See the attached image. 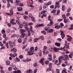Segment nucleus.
Instances as JSON below:
<instances>
[{"mask_svg": "<svg viewBox=\"0 0 73 73\" xmlns=\"http://www.w3.org/2000/svg\"><path fill=\"white\" fill-rule=\"evenodd\" d=\"M5 63L7 65H10V62L9 61H6Z\"/></svg>", "mask_w": 73, "mask_h": 73, "instance_id": "aec40b11", "label": "nucleus"}, {"mask_svg": "<svg viewBox=\"0 0 73 73\" xmlns=\"http://www.w3.org/2000/svg\"><path fill=\"white\" fill-rule=\"evenodd\" d=\"M37 65V64L36 63H35L34 64H33V66H34L36 67Z\"/></svg>", "mask_w": 73, "mask_h": 73, "instance_id": "69168bd1", "label": "nucleus"}, {"mask_svg": "<svg viewBox=\"0 0 73 73\" xmlns=\"http://www.w3.org/2000/svg\"><path fill=\"white\" fill-rule=\"evenodd\" d=\"M21 72L20 70H17V71H15L13 72V73H21Z\"/></svg>", "mask_w": 73, "mask_h": 73, "instance_id": "4468645a", "label": "nucleus"}, {"mask_svg": "<svg viewBox=\"0 0 73 73\" xmlns=\"http://www.w3.org/2000/svg\"><path fill=\"white\" fill-rule=\"evenodd\" d=\"M38 1L39 2H40V3H43V2H44V1L42 0H38Z\"/></svg>", "mask_w": 73, "mask_h": 73, "instance_id": "680f3d73", "label": "nucleus"}, {"mask_svg": "<svg viewBox=\"0 0 73 73\" xmlns=\"http://www.w3.org/2000/svg\"><path fill=\"white\" fill-rule=\"evenodd\" d=\"M6 45L7 48H9V45L8 44V43L6 42Z\"/></svg>", "mask_w": 73, "mask_h": 73, "instance_id": "09e8293b", "label": "nucleus"}, {"mask_svg": "<svg viewBox=\"0 0 73 73\" xmlns=\"http://www.w3.org/2000/svg\"><path fill=\"white\" fill-rule=\"evenodd\" d=\"M19 58H20L21 59L22 58H23V55H20V56H19Z\"/></svg>", "mask_w": 73, "mask_h": 73, "instance_id": "de8ad7c7", "label": "nucleus"}, {"mask_svg": "<svg viewBox=\"0 0 73 73\" xmlns=\"http://www.w3.org/2000/svg\"><path fill=\"white\" fill-rule=\"evenodd\" d=\"M62 17L64 19H66V17H65V15L64 14H63L62 15Z\"/></svg>", "mask_w": 73, "mask_h": 73, "instance_id": "e433bc0d", "label": "nucleus"}, {"mask_svg": "<svg viewBox=\"0 0 73 73\" xmlns=\"http://www.w3.org/2000/svg\"><path fill=\"white\" fill-rule=\"evenodd\" d=\"M41 33H43L44 35H46V32L45 31H41Z\"/></svg>", "mask_w": 73, "mask_h": 73, "instance_id": "473e14b6", "label": "nucleus"}, {"mask_svg": "<svg viewBox=\"0 0 73 73\" xmlns=\"http://www.w3.org/2000/svg\"><path fill=\"white\" fill-rule=\"evenodd\" d=\"M13 67L14 70H17V67H16V65L15 66H14Z\"/></svg>", "mask_w": 73, "mask_h": 73, "instance_id": "ea45409f", "label": "nucleus"}, {"mask_svg": "<svg viewBox=\"0 0 73 73\" xmlns=\"http://www.w3.org/2000/svg\"><path fill=\"white\" fill-rule=\"evenodd\" d=\"M17 10L18 11H23V8L21 7H17Z\"/></svg>", "mask_w": 73, "mask_h": 73, "instance_id": "1a4fd4ad", "label": "nucleus"}, {"mask_svg": "<svg viewBox=\"0 0 73 73\" xmlns=\"http://www.w3.org/2000/svg\"><path fill=\"white\" fill-rule=\"evenodd\" d=\"M42 52L44 55H46V52H45V51H43Z\"/></svg>", "mask_w": 73, "mask_h": 73, "instance_id": "338daca9", "label": "nucleus"}, {"mask_svg": "<svg viewBox=\"0 0 73 73\" xmlns=\"http://www.w3.org/2000/svg\"><path fill=\"white\" fill-rule=\"evenodd\" d=\"M58 49H60L56 47H54V50L55 52H58Z\"/></svg>", "mask_w": 73, "mask_h": 73, "instance_id": "6e6552de", "label": "nucleus"}, {"mask_svg": "<svg viewBox=\"0 0 73 73\" xmlns=\"http://www.w3.org/2000/svg\"><path fill=\"white\" fill-rule=\"evenodd\" d=\"M66 72V69L64 68L62 72V73H65Z\"/></svg>", "mask_w": 73, "mask_h": 73, "instance_id": "4c0bfd02", "label": "nucleus"}, {"mask_svg": "<svg viewBox=\"0 0 73 73\" xmlns=\"http://www.w3.org/2000/svg\"><path fill=\"white\" fill-rule=\"evenodd\" d=\"M23 27V25H21L19 26V27L20 29H22Z\"/></svg>", "mask_w": 73, "mask_h": 73, "instance_id": "864d4df0", "label": "nucleus"}, {"mask_svg": "<svg viewBox=\"0 0 73 73\" xmlns=\"http://www.w3.org/2000/svg\"><path fill=\"white\" fill-rule=\"evenodd\" d=\"M32 29H33V27H32V26H30L29 30L31 31V32H32V31H33Z\"/></svg>", "mask_w": 73, "mask_h": 73, "instance_id": "a18cd8bd", "label": "nucleus"}, {"mask_svg": "<svg viewBox=\"0 0 73 73\" xmlns=\"http://www.w3.org/2000/svg\"><path fill=\"white\" fill-rule=\"evenodd\" d=\"M20 2V1L19 0H15V4H17V3H18Z\"/></svg>", "mask_w": 73, "mask_h": 73, "instance_id": "72a5a7b5", "label": "nucleus"}, {"mask_svg": "<svg viewBox=\"0 0 73 73\" xmlns=\"http://www.w3.org/2000/svg\"><path fill=\"white\" fill-rule=\"evenodd\" d=\"M11 66H12V67H13L14 66H15L16 64H14V63L13 62L11 63Z\"/></svg>", "mask_w": 73, "mask_h": 73, "instance_id": "2f4dec72", "label": "nucleus"}, {"mask_svg": "<svg viewBox=\"0 0 73 73\" xmlns=\"http://www.w3.org/2000/svg\"><path fill=\"white\" fill-rule=\"evenodd\" d=\"M52 70V69H51V68H47L46 72H48V71H51Z\"/></svg>", "mask_w": 73, "mask_h": 73, "instance_id": "a19ab883", "label": "nucleus"}, {"mask_svg": "<svg viewBox=\"0 0 73 73\" xmlns=\"http://www.w3.org/2000/svg\"><path fill=\"white\" fill-rule=\"evenodd\" d=\"M46 11L45 10V11H43L41 12V14H43V13H45L46 12Z\"/></svg>", "mask_w": 73, "mask_h": 73, "instance_id": "49530a36", "label": "nucleus"}, {"mask_svg": "<svg viewBox=\"0 0 73 73\" xmlns=\"http://www.w3.org/2000/svg\"><path fill=\"white\" fill-rule=\"evenodd\" d=\"M38 50V47L37 46H36L35 47V50L36 51Z\"/></svg>", "mask_w": 73, "mask_h": 73, "instance_id": "13d9d810", "label": "nucleus"}, {"mask_svg": "<svg viewBox=\"0 0 73 73\" xmlns=\"http://www.w3.org/2000/svg\"><path fill=\"white\" fill-rule=\"evenodd\" d=\"M31 19L32 20V21H33V22H35V17H34L33 16H31Z\"/></svg>", "mask_w": 73, "mask_h": 73, "instance_id": "4be33fe9", "label": "nucleus"}, {"mask_svg": "<svg viewBox=\"0 0 73 73\" xmlns=\"http://www.w3.org/2000/svg\"><path fill=\"white\" fill-rule=\"evenodd\" d=\"M46 49H47V47L46 46H44L43 47V51H46Z\"/></svg>", "mask_w": 73, "mask_h": 73, "instance_id": "bb28decb", "label": "nucleus"}, {"mask_svg": "<svg viewBox=\"0 0 73 73\" xmlns=\"http://www.w3.org/2000/svg\"><path fill=\"white\" fill-rule=\"evenodd\" d=\"M52 4V2H51L49 1L46 4V5H51Z\"/></svg>", "mask_w": 73, "mask_h": 73, "instance_id": "393cba45", "label": "nucleus"}, {"mask_svg": "<svg viewBox=\"0 0 73 73\" xmlns=\"http://www.w3.org/2000/svg\"><path fill=\"white\" fill-rule=\"evenodd\" d=\"M13 50L14 53H16L17 52V49L15 48H13L11 50V51Z\"/></svg>", "mask_w": 73, "mask_h": 73, "instance_id": "a211bd4d", "label": "nucleus"}, {"mask_svg": "<svg viewBox=\"0 0 73 73\" xmlns=\"http://www.w3.org/2000/svg\"><path fill=\"white\" fill-rule=\"evenodd\" d=\"M16 60L17 61H20V59L19 58H18L17 57H16Z\"/></svg>", "mask_w": 73, "mask_h": 73, "instance_id": "5fc2aeb1", "label": "nucleus"}, {"mask_svg": "<svg viewBox=\"0 0 73 73\" xmlns=\"http://www.w3.org/2000/svg\"><path fill=\"white\" fill-rule=\"evenodd\" d=\"M50 29V27H45V31H48V30H49Z\"/></svg>", "mask_w": 73, "mask_h": 73, "instance_id": "7c9ffc66", "label": "nucleus"}, {"mask_svg": "<svg viewBox=\"0 0 73 73\" xmlns=\"http://www.w3.org/2000/svg\"><path fill=\"white\" fill-rule=\"evenodd\" d=\"M39 26L40 27H44V24H41L39 25Z\"/></svg>", "mask_w": 73, "mask_h": 73, "instance_id": "774afa93", "label": "nucleus"}, {"mask_svg": "<svg viewBox=\"0 0 73 73\" xmlns=\"http://www.w3.org/2000/svg\"><path fill=\"white\" fill-rule=\"evenodd\" d=\"M59 60V62H61V60H63V58H62V56H60L59 58H58Z\"/></svg>", "mask_w": 73, "mask_h": 73, "instance_id": "2eb2a0df", "label": "nucleus"}, {"mask_svg": "<svg viewBox=\"0 0 73 73\" xmlns=\"http://www.w3.org/2000/svg\"><path fill=\"white\" fill-rule=\"evenodd\" d=\"M69 57L70 58H73V57L72 56H73V52H71L70 54L69 55Z\"/></svg>", "mask_w": 73, "mask_h": 73, "instance_id": "9d476101", "label": "nucleus"}, {"mask_svg": "<svg viewBox=\"0 0 73 73\" xmlns=\"http://www.w3.org/2000/svg\"><path fill=\"white\" fill-rule=\"evenodd\" d=\"M26 73H33V71L30 69L28 70L26 72Z\"/></svg>", "mask_w": 73, "mask_h": 73, "instance_id": "6ab92c4d", "label": "nucleus"}, {"mask_svg": "<svg viewBox=\"0 0 73 73\" xmlns=\"http://www.w3.org/2000/svg\"><path fill=\"white\" fill-rule=\"evenodd\" d=\"M16 22L17 23L18 25H20V21L19 20H16Z\"/></svg>", "mask_w": 73, "mask_h": 73, "instance_id": "cd10ccee", "label": "nucleus"}, {"mask_svg": "<svg viewBox=\"0 0 73 73\" xmlns=\"http://www.w3.org/2000/svg\"><path fill=\"white\" fill-rule=\"evenodd\" d=\"M62 57L64 61H67V60H68L69 59L68 55L67 54L65 55H63L62 56Z\"/></svg>", "mask_w": 73, "mask_h": 73, "instance_id": "f257e3e1", "label": "nucleus"}, {"mask_svg": "<svg viewBox=\"0 0 73 73\" xmlns=\"http://www.w3.org/2000/svg\"><path fill=\"white\" fill-rule=\"evenodd\" d=\"M19 5L21 6V7H23L24 5V4L21 3H19L18 4Z\"/></svg>", "mask_w": 73, "mask_h": 73, "instance_id": "f704fd0d", "label": "nucleus"}, {"mask_svg": "<svg viewBox=\"0 0 73 73\" xmlns=\"http://www.w3.org/2000/svg\"><path fill=\"white\" fill-rule=\"evenodd\" d=\"M60 13V10H58L57 11L56 15H58Z\"/></svg>", "mask_w": 73, "mask_h": 73, "instance_id": "37998d69", "label": "nucleus"}, {"mask_svg": "<svg viewBox=\"0 0 73 73\" xmlns=\"http://www.w3.org/2000/svg\"><path fill=\"white\" fill-rule=\"evenodd\" d=\"M33 1L32 0H30V1H29L30 4H31V5L33 4Z\"/></svg>", "mask_w": 73, "mask_h": 73, "instance_id": "58836bf2", "label": "nucleus"}, {"mask_svg": "<svg viewBox=\"0 0 73 73\" xmlns=\"http://www.w3.org/2000/svg\"><path fill=\"white\" fill-rule=\"evenodd\" d=\"M35 50H30L29 51H28L27 52L28 53V54L29 55H32L33 54H35Z\"/></svg>", "mask_w": 73, "mask_h": 73, "instance_id": "7ed1b4c3", "label": "nucleus"}, {"mask_svg": "<svg viewBox=\"0 0 73 73\" xmlns=\"http://www.w3.org/2000/svg\"><path fill=\"white\" fill-rule=\"evenodd\" d=\"M10 56L11 57H14V56H13V54H10Z\"/></svg>", "mask_w": 73, "mask_h": 73, "instance_id": "e2e57ef3", "label": "nucleus"}, {"mask_svg": "<svg viewBox=\"0 0 73 73\" xmlns=\"http://www.w3.org/2000/svg\"><path fill=\"white\" fill-rule=\"evenodd\" d=\"M16 34H14L11 36V37H16Z\"/></svg>", "mask_w": 73, "mask_h": 73, "instance_id": "6e6d98bb", "label": "nucleus"}, {"mask_svg": "<svg viewBox=\"0 0 73 73\" xmlns=\"http://www.w3.org/2000/svg\"><path fill=\"white\" fill-rule=\"evenodd\" d=\"M54 44L55 45H56V46H57L59 47L60 46V45H61V43H55Z\"/></svg>", "mask_w": 73, "mask_h": 73, "instance_id": "f8f14e48", "label": "nucleus"}, {"mask_svg": "<svg viewBox=\"0 0 73 73\" xmlns=\"http://www.w3.org/2000/svg\"><path fill=\"white\" fill-rule=\"evenodd\" d=\"M53 21L51 20L50 21V24H48L47 25L48 26H49V27H50V26H51V25H53Z\"/></svg>", "mask_w": 73, "mask_h": 73, "instance_id": "0eeeda50", "label": "nucleus"}, {"mask_svg": "<svg viewBox=\"0 0 73 73\" xmlns=\"http://www.w3.org/2000/svg\"><path fill=\"white\" fill-rule=\"evenodd\" d=\"M49 50H50L51 52H52V48L50 47L49 49Z\"/></svg>", "mask_w": 73, "mask_h": 73, "instance_id": "052dcab7", "label": "nucleus"}, {"mask_svg": "<svg viewBox=\"0 0 73 73\" xmlns=\"http://www.w3.org/2000/svg\"><path fill=\"white\" fill-rule=\"evenodd\" d=\"M1 32H2V33H3V34H4V33H5V30L4 29H3L1 31Z\"/></svg>", "mask_w": 73, "mask_h": 73, "instance_id": "3c124183", "label": "nucleus"}, {"mask_svg": "<svg viewBox=\"0 0 73 73\" xmlns=\"http://www.w3.org/2000/svg\"><path fill=\"white\" fill-rule=\"evenodd\" d=\"M37 71V69L36 68L34 71V73H36Z\"/></svg>", "mask_w": 73, "mask_h": 73, "instance_id": "8fccbe9b", "label": "nucleus"}, {"mask_svg": "<svg viewBox=\"0 0 73 73\" xmlns=\"http://www.w3.org/2000/svg\"><path fill=\"white\" fill-rule=\"evenodd\" d=\"M6 31L7 33H9L10 32V29L6 30Z\"/></svg>", "mask_w": 73, "mask_h": 73, "instance_id": "0e129e2a", "label": "nucleus"}, {"mask_svg": "<svg viewBox=\"0 0 73 73\" xmlns=\"http://www.w3.org/2000/svg\"><path fill=\"white\" fill-rule=\"evenodd\" d=\"M23 17L24 19H25V20H26L27 19H28V17L26 15H23Z\"/></svg>", "mask_w": 73, "mask_h": 73, "instance_id": "c9c22d12", "label": "nucleus"}, {"mask_svg": "<svg viewBox=\"0 0 73 73\" xmlns=\"http://www.w3.org/2000/svg\"><path fill=\"white\" fill-rule=\"evenodd\" d=\"M17 41L18 42H19V43H21V41H22L21 40V38H19L18 40Z\"/></svg>", "mask_w": 73, "mask_h": 73, "instance_id": "c85d7f7f", "label": "nucleus"}, {"mask_svg": "<svg viewBox=\"0 0 73 73\" xmlns=\"http://www.w3.org/2000/svg\"><path fill=\"white\" fill-rule=\"evenodd\" d=\"M19 31H20V33H24L26 32V30L23 29H21L19 30Z\"/></svg>", "mask_w": 73, "mask_h": 73, "instance_id": "dca6fc26", "label": "nucleus"}, {"mask_svg": "<svg viewBox=\"0 0 73 73\" xmlns=\"http://www.w3.org/2000/svg\"><path fill=\"white\" fill-rule=\"evenodd\" d=\"M32 61L31 59H29L28 58L25 60H23V62H28V61Z\"/></svg>", "mask_w": 73, "mask_h": 73, "instance_id": "423d86ee", "label": "nucleus"}, {"mask_svg": "<svg viewBox=\"0 0 73 73\" xmlns=\"http://www.w3.org/2000/svg\"><path fill=\"white\" fill-rule=\"evenodd\" d=\"M64 22L65 23H68V21L66 19H64Z\"/></svg>", "mask_w": 73, "mask_h": 73, "instance_id": "bf43d9fd", "label": "nucleus"}, {"mask_svg": "<svg viewBox=\"0 0 73 73\" xmlns=\"http://www.w3.org/2000/svg\"><path fill=\"white\" fill-rule=\"evenodd\" d=\"M60 36L62 39H64V38H65V35L64 34V32H63V31H61V32Z\"/></svg>", "mask_w": 73, "mask_h": 73, "instance_id": "39448f33", "label": "nucleus"}, {"mask_svg": "<svg viewBox=\"0 0 73 73\" xmlns=\"http://www.w3.org/2000/svg\"><path fill=\"white\" fill-rule=\"evenodd\" d=\"M15 21V19L13 18H12L10 19V23L12 25H15V24H16V23L14 22Z\"/></svg>", "mask_w": 73, "mask_h": 73, "instance_id": "20e7f679", "label": "nucleus"}, {"mask_svg": "<svg viewBox=\"0 0 73 73\" xmlns=\"http://www.w3.org/2000/svg\"><path fill=\"white\" fill-rule=\"evenodd\" d=\"M45 64H49V60H46L45 62Z\"/></svg>", "mask_w": 73, "mask_h": 73, "instance_id": "4d7b16f0", "label": "nucleus"}, {"mask_svg": "<svg viewBox=\"0 0 73 73\" xmlns=\"http://www.w3.org/2000/svg\"><path fill=\"white\" fill-rule=\"evenodd\" d=\"M55 28H57V29H59V26L57 25V23H56L55 24Z\"/></svg>", "mask_w": 73, "mask_h": 73, "instance_id": "412c9836", "label": "nucleus"}, {"mask_svg": "<svg viewBox=\"0 0 73 73\" xmlns=\"http://www.w3.org/2000/svg\"><path fill=\"white\" fill-rule=\"evenodd\" d=\"M28 25L29 26H31V25H33V23H28Z\"/></svg>", "mask_w": 73, "mask_h": 73, "instance_id": "c03bdc74", "label": "nucleus"}, {"mask_svg": "<svg viewBox=\"0 0 73 73\" xmlns=\"http://www.w3.org/2000/svg\"><path fill=\"white\" fill-rule=\"evenodd\" d=\"M62 10L63 11H65V6H64V5L62 6Z\"/></svg>", "mask_w": 73, "mask_h": 73, "instance_id": "79ce46f5", "label": "nucleus"}, {"mask_svg": "<svg viewBox=\"0 0 73 73\" xmlns=\"http://www.w3.org/2000/svg\"><path fill=\"white\" fill-rule=\"evenodd\" d=\"M62 0H59V1L56 3H55V7L54 9H56V7H57L58 8H59L60 7V2H61Z\"/></svg>", "mask_w": 73, "mask_h": 73, "instance_id": "f03ea898", "label": "nucleus"}, {"mask_svg": "<svg viewBox=\"0 0 73 73\" xmlns=\"http://www.w3.org/2000/svg\"><path fill=\"white\" fill-rule=\"evenodd\" d=\"M40 38H36L34 39V42H37V40H40Z\"/></svg>", "mask_w": 73, "mask_h": 73, "instance_id": "5701e85b", "label": "nucleus"}, {"mask_svg": "<svg viewBox=\"0 0 73 73\" xmlns=\"http://www.w3.org/2000/svg\"><path fill=\"white\" fill-rule=\"evenodd\" d=\"M56 10H54L52 11H51V13H53V15L54 16L56 15Z\"/></svg>", "mask_w": 73, "mask_h": 73, "instance_id": "ddd939ff", "label": "nucleus"}, {"mask_svg": "<svg viewBox=\"0 0 73 73\" xmlns=\"http://www.w3.org/2000/svg\"><path fill=\"white\" fill-rule=\"evenodd\" d=\"M13 55L14 56V57L15 58L16 56H17V53H14L13 54Z\"/></svg>", "mask_w": 73, "mask_h": 73, "instance_id": "603ef678", "label": "nucleus"}, {"mask_svg": "<svg viewBox=\"0 0 73 73\" xmlns=\"http://www.w3.org/2000/svg\"><path fill=\"white\" fill-rule=\"evenodd\" d=\"M26 36V34L25 33H23L22 34V36H20V38H24L25 36Z\"/></svg>", "mask_w": 73, "mask_h": 73, "instance_id": "9b49d317", "label": "nucleus"}, {"mask_svg": "<svg viewBox=\"0 0 73 73\" xmlns=\"http://www.w3.org/2000/svg\"><path fill=\"white\" fill-rule=\"evenodd\" d=\"M71 27L68 29L69 30H72V29H73V25L72 24L71 25Z\"/></svg>", "mask_w": 73, "mask_h": 73, "instance_id": "a878e982", "label": "nucleus"}, {"mask_svg": "<svg viewBox=\"0 0 73 73\" xmlns=\"http://www.w3.org/2000/svg\"><path fill=\"white\" fill-rule=\"evenodd\" d=\"M52 64L51 63H50L49 64V68H52Z\"/></svg>", "mask_w": 73, "mask_h": 73, "instance_id": "c756f323", "label": "nucleus"}, {"mask_svg": "<svg viewBox=\"0 0 73 73\" xmlns=\"http://www.w3.org/2000/svg\"><path fill=\"white\" fill-rule=\"evenodd\" d=\"M12 42L11 41H10L9 42V44L11 46L10 48L12 49L13 48V45H12Z\"/></svg>", "mask_w": 73, "mask_h": 73, "instance_id": "f3484780", "label": "nucleus"}, {"mask_svg": "<svg viewBox=\"0 0 73 73\" xmlns=\"http://www.w3.org/2000/svg\"><path fill=\"white\" fill-rule=\"evenodd\" d=\"M53 32V29H50L48 30V32L49 33H52Z\"/></svg>", "mask_w": 73, "mask_h": 73, "instance_id": "b1692460", "label": "nucleus"}]
</instances>
